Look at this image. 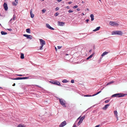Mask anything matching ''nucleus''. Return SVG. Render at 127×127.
Instances as JSON below:
<instances>
[{"label": "nucleus", "instance_id": "f257e3e1", "mask_svg": "<svg viewBox=\"0 0 127 127\" xmlns=\"http://www.w3.org/2000/svg\"><path fill=\"white\" fill-rule=\"evenodd\" d=\"M127 95V94H124L123 93H117L112 95L111 97H123Z\"/></svg>", "mask_w": 127, "mask_h": 127}, {"label": "nucleus", "instance_id": "f03ea898", "mask_svg": "<svg viewBox=\"0 0 127 127\" xmlns=\"http://www.w3.org/2000/svg\"><path fill=\"white\" fill-rule=\"evenodd\" d=\"M112 35H122L123 33L121 31L115 30L111 32Z\"/></svg>", "mask_w": 127, "mask_h": 127}, {"label": "nucleus", "instance_id": "7ed1b4c3", "mask_svg": "<svg viewBox=\"0 0 127 127\" xmlns=\"http://www.w3.org/2000/svg\"><path fill=\"white\" fill-rule=\"evenodd\" d=\"M40 44L41 46H40L39 49L42 50L43 49V47L44 45L46 43L44 40L41 39H39Z\"/></svg>", "mask_w": 127, "mask_h": 127}, {"label": "nucleus", "instance_id": "20e7f679", "mask_svg": "<svg viewBox=\"0 0 127 127\" xmlns=\"http://www.w3.org/2000/svg\"><path fill=\"white\" fill-rule=\"evenodd\" d=\"M59 99L61 104L62 105L63 107H66V106L65 105V100L59 98Z\"/></svg>", "mask_w": 127, "mask_h": 127}, {"label": "nucleus", "instance_id": "39448f33", "mask_svg": "<svg viewBox=\"0 0 127 127\" xmlns=\"http://www.w3.org/2000/svg\"><path fill=\"white\" fill-rule=\"evenodd\" d=\"M50 82L51 83L53 84L54 85H55L59 86H61L60 82L58 81H50Z\"/></svg>", "mask_w": 127, "mask_h": 127}, {"label": "nucleus", "instance_id": "423d86ee", "mask_svg": "<svg viewBox=\"0 0 127 127\" xmlns=\"http://www.w3.org/2000/svg\"><path fill=\"white\" fill-rule=\"evenodd\" d=\"M29 78V77H18L14 78H12L11 79L13 80H22L25 79H27Z\"/></svg>", "mask_w": 127, "mask_h": 127}, {"label": "nucleus", "instance_id": "0eeeda50", "mask_svg": "<svg viewBox=\"0 0 127 127\" xmlns=\"http://www.w3.org/2000/svg\"><path fill=\"white\" fill-rule=\"evenodd\" d=\"M85 117L84 116H83L80 118L77 124L78 126L79 125L81 124L84 119L85 118Z\"/></svg>", "mask_w": 127, "mask_h": 127}, {"label": "nucleus", "instance_id": "6e6552de", "mask_svg": "<svg viewBox=\"0 0 127 127\" xmlns=\"http://www.w3.org/2000/svg\"><path fill=\"white\" fill-rule=\"evenodd\" d=\"M23 36H24L26 37L27 39H32V37L31 35H29L27 34H24Z\"/></svg>", "mask_w": 127, "mask_h": 127}, {"label": "nucleus", "instance_id": "1a4fd4ad", "mask_svg": "<svg viewBox=\"0 0 127 127\" xmlns=\"http://www.w3.org/2000/svg\"><path fill=\"white\" fill-rule=\"evenodd\" d=\"M66 123L65 121L62 122L59 125V127H63L66 125Z\"/></svg>", "mask_w": 127, "mask_h": 127}, {"label": "nucleus", "instance_id": "9d476101", "mask_svg": "<svg viewBox=\"0 0 127 127\" xmlns=\"http://www.w3.org/2000/svg\"><path fill=\"white\" fill-rule=\"evenodd\" d=\"M3 7L5 10H7L8 9V6L7 3H4L3 4Z\"/></svg>", "mask_w": 127, "mask_h": 127}, {"label": "nucleus", "instance_id": "9b49d317", "mask_svg": "<svg viewBox=\"0 0 127 127\" xmlns=\"http://www.w3.org/2000/svg\"><path fill=\"white\" fill-rule=\"evenodd\" d=\"M18 0H15L14 1H13L12 2V4L15 6H16L18 4Z\"/></svg>", "mask_w": 127, "mask_h": 127}, {"label": "nucleus", "instance_id": "f8f14e48", "mask_svg": "<svg viewBox=\"0 0 127 127\" xmlns=\"http://www.w3.org/2000/svg\"><path fill=\"white\" fill-rule=\"evenodd\" d=\"M46 26L47 28L50 29V30H54L53 28L50 26L49 25V24H46Z\"/></svg>", "mask_w": 127, "mask_h": 127}, {"label": "nucleus", "instance_id": "ddd939ff", "mask_svg": "<svg viewBox=\"0 0 127 127\" xmlns=\"http://www.w3.org/2000/svg\"><path fill=\"white\" fill-rule=\"evenodd\" d=\"M120 23L118 21H110L109 24H118Z\"/></svg>", "mask_w": 127, "mask_h": 127}, {"label": "nucleus", "instance_id": "4468645a", "mask_svg": "<svg viewBox=\"0 0 127 127\" xmlns=\"http://www.w3.org/2000/svg\"><path fill=\"white\" fill-rule=\"evenodd\" d=\"M30 14L31 17L32 18H33L34 16V15L32 13V9H31L30 11Z\"/></svg>", "mask_w": 127, "mask_h": 127}, {"label": "nucleus", "instance_id": "2eb2a0df", "mask_svg": "<svg viewBox=\"0 0 127 127\" xmlns=\"http://www.w3.org/2000/svg\"><path fill=\"white\" fill-rule=\"evenodd\" d=\"M110 105V104H107L105 105L104 107L103 108V109L104 110H106L107 108Z\"/></svg>", "mask_w": 127, "mask_h": 127}, {"label": "nucleus", "instance_id": "dca6fc26", "mask_svg": "<svg viewBox=\"0 0 127 127\" xmlns=\"http://www.w3.org/2000/svg\"><path fill=\"white\" fill-rule=\"evenodd\" d=\"M114 114L115 115L116 117L117 120H118V116L117 115V111L115 110L114 111Z\"/></svg>", "mask_w": 127, "mask_h": 127}, {"label": "nucleus", "instance_id": "f3484780", "mask_svg": "<svg viewBox=\"0 0 127 127\" xmlns=\"http://www.w3.org/2000/svg\"><path fill=\"white\" fill-rule=\"evenodd\" d=\"M16 18V16H15L14 15L13 16V17L10 20V22H11V23H12V21L15 20Z\"/></svg>", "mask_w": 127, "mask_h": 127}, {"label": "nucleus", "instance_id": "a211bd4d", "mask_svg": "<svg viewBox=\"0 0 127 127\" xmlns=\"http://www.w3.org/2000/svg\"><path fill=\"white\" fill-rule=\"evenodd\" d=\"M16 18V16H15L14 15L13 16V17L10 20V22H11V23H12V21L15 20Z\"/></svg>", "mask_w": 127, "mask_h": 127}, {"label": "nucleus", "instance_id": "6ab92c4d", "mask_svg": "<svg viewBox=\"0 0 127 127\" xmlns=\"http://www.w3.org/2000/svg\"><path fill=\"white\" fill-rule=\"evenodd\" d=\"M16 18V16H15L14 15L13 16V17L10 20V22H11V23H12V21L15 20Z\"/></svg>", "mask_w": 127, "mask_h": 127}, {"label": "nucleus", "instance_id": "aec40b11", "mask_svg": "<svg viewBox=\"0 0 127 127\" xmlns=\"http://www.w3.org/2000/svg\"><path fill=\"white\" fill-rule=\"evenodd\" d=\"M90 17L91 18V21H93L94 19V16L93 14H91L90 16Z\"/></svg>", "mask_w": 127, "mask_h": 127}, {"label": "nucleus", "instance_id": "412c9836", "mask_svg": "<svg viewBox=\"0 0 127 127\" xmlns=\"http://www.w3.org/2000/svg\"><path fill=\"white\" fill-rule=\"evenodd\" d=\"M108 52H104L101 55V56L102 57H103L105 55L107 54L108 53Z\"/></svg>", "mask_w": 127, "mask_h": 127}, {"label": "nucleus", "instance_id": "4be33fe9", "mask_svg": "<svg viewBox=\"0 0 127 127\" xmlns=\"http://www.w3.org/2000/svg\"><path fill=\"white\" fill-rule=\"evenodd\" d=\"M1 34L2 35H4L7 34V33L6 32L2 31L1 32Z\"/></svg>", "mask_w": 127, "mask_h": 127}, {"label": "nucleus", "instance_id": "5701e85b", "mask_svg": "<svg viewBox=\"0 0 127 127\" xmlns=\"http://www.w3.org/2000/svg\"><path fill=\"white\" fill-rule=\"evenodd\" d=\"M94 54H92L91 55H90V56H89L88 57L87 59V60H89V59L91 58H92V57L94 55Z\"/></svg>", "mask_w": 127, "mask_h": 127}, {"label": "nucleus", "instance_id": "b1692460", "mask_svg": "<svg viewBox=\"0 0 127 127\" xmlns=\"http://www.w3.org/2000/svg\"><path fill=\"white\" fill-rule=\"evenodd\" d=\"M21 58V59H23L24 58V54H23L22 53H21V56H20Z\"/></svg>", "mask_w": 127, "mask_h": 127}, {"label": "nucleus", "instance_id": "393cba45", "mask_svg": "<svg viewBox=\"0 0 127 127\" xmlns=\"http://www.w3.org/2000/svg\"><path fill=\"white\" fill-rule=\"evenodd\" d=\"M26 32H27L29 33H30L31 31H30V29H29V28L27 29H26Z\"/></svg>", "mask_w": 127, "mask_h": 127}, {"label": "nucleus", "instance_id": "a878e982", "mask_svg": "<svg viewBox=\"0 0 127 127\" xmlns=\"http://www.w3.org/2000/svg\"><path fill=\"white\" fill-rule=\"evenodd\" d=\"M62 82L63 83H65L68 82V81L66 79H64L62 81Z\"/></svg>", "mask_w": 127, "mask_h": 127}, {"label": "nucleus", "instance_id": "bb28decb", "mask_svg": "<svg viewBox=\"0 0 127 127\" xmlns=\"http://www.w3.org/2000/svg\"><path fill=\"white\" fill-rule=\"evenodd\" d=\"M95 95V93H94V94L93 95H92V96H94ZM92 96L90 95H84V96L85 97L90 96Z\"/></svg>", "mask_w": 127, "mask_h": 127}, {"label": "nucleus", "instance_id": "cd10ccee", "mask_svg": "<svg viewBox=\"0 0 127 127\" xmlns=\"http://www.w3.org/2000/svg\"><path fill=\"white\" fill-rule=\"evenodd\" d=\"M18 127H25V126L24 125H23L21 124H19L18 125Z\"/></svg>", "mask_w": 127, "mask_h": 127}, {"label": "nucleus", "instance_id": "c85d7f7f", "mask_svg": "<svg viewBox=\"0 0 127 127\" xmlns=\"http://www.w3.org/2000/svg\"><path fill=\"white\" fill-rule=\"evenodd\" d=\"M112 26H117L119 25L120 24H110Z\"/></svg>", "mask_w": 127, "mask_h": 127}, {"label": "nucleus", "instance_id": "c756f323", "mask_svg": "<svg viewBox=\"0 0 127 127\" xmlns=\"http://www.w3.org/2000/svg\"><path fill=\"white\" fill-rule=\"evenodd\" d=\"M100 28V27H97L96 28V31H97Z\"/></svg>", "mask_w": 127, "mask_h": 127}, {"label": "nucleus", "instance_id": "7c9ffc66", "mask_svg": "<svg viewBox=\"0 0 127 127\" xmlns=\"http://www.w3.org/2000/svg\"><path fill=\"white\" fill-rule=\"evenodd\" d=\"M114 82V81H110V82H108V83L107 84V85H109V84H112L113 83V82Z\"/></svg>", "mask_w": 127, "mask_h": 127}, {"label": "nucleus", "instance_id": "2f4dec72", "mask_svg": "<svg viewBox=\"0 0 127 127\" xmlns=\"http://www.w3.org/2000/svg\"><path fill=\"white\" fill-rule=\"evenodd\" d=\"M78 7V5H76L73 6V9H75L77 8Z\"/></svg>", "mask_w": 127, "mask_h": 127}, {"label": "nucleus", "instance_id": "473e14b6", "mask_svg": "<svg viewBox=\"0 0 127 127\" xmlns=\"http://www.w3.org/2000/svg\"><path fill=\"white\" fill-rule=\"evenodd\" d=\"M110 100V99H108V100H105V103H108V102H109V101Z\"/></svg>", "mask_w": 127, "mask_h": 127}, {"label": "nucleus", "instance_id": "72a5a7b5", "mask_svg": "<svg viewBox=\"0 0 127 127\" xmlns=\"http://www.w3.org/2000/svg\"><path fill=\"white\" fill-rule=\"evenodd\" d=\"M102 58L101 57L100 58L99 60V61H98V63H100V62H101V59H102Z\"/></svg>", "mask_w": 127, "mask_h": 127}, {"label": "nucleus", "instance_id": "f704fd0d", "mask_svg": "<svg viewBox=\"0 0 127 127\" xmlns=\"http://www.w3.org/2000/svg\"><path fill=\"white\" fill-rule=\"evenodd\" d=\"M17 76H23L24 75H22V74H17L16 75Z\"/></svg>", "mask_w": 127, "mask_h": 127}, {"label": "nucleus", "instance_id": "c9c22d12", "mask_svg": "<svg viewBox=\"0 0 127 127\" xmlns=\"http://www.w3.org/2000/svg\"><path fill=\"white\" fill-rule=\"evenodd\" d=\"M68 12L69 13L72 12H73V11L71 10H70L68 11Z\"/></svg>", "mask_w": 127, "mask_h": 127}, {"label": "nucleus", "instance_id": "e433bc0d", "mask_svg": "<svg viewBox=\"0 0 127 127\" xmlns=\"http://www.w3.org/2000/svg\"><path fill=\"white\" fill-rule=\"evenodd\" d=\"M58 24H64V22H58Z\"/></svg>", "mask_w": 127, "mask_h": 127}, {"label": "nucleus", "instance_id": "4c0bfd02", "mask_svg": "<svg viewBox=\"0 0 127 127\" xmlns=\"http://www.w3.org/2000/svg\"><path fill=\"white\" fill-rule=\"evenodd\" d=\"M101 92V91H100L96 93V95L98 94L99 93H100Z\"/></svg>", "mask_w": 127, "mask_h": 127}, {"label": "nucleus", "instance_id": "58836bf2", "mask_svg": "<svg viewBox=\"0 0 127 127\" xmlns=\"http://www.w3.org/2000/svg\"><path fill=\"white\" fill-rule=\"evenodd\" d=\"M71 83H74V80L72 79L71 80Z\"/></svg>", "mask_w": 127, "mask_h": 127}, {"label": "nucleus", "instance_id": "ea45409f", "mask_svg": "<svg viewBox=\"0 0 127 127\" xmlns=\"http://www.w3.org/2000/svg\"><path fill=\"white\" fill-rule=\"evenodd\" d=\"M45 11L46 10H45L44 9H43L42 10V11L43 13H45Z\"/></svg>", "mask_w": 127, "mask_h": 127}, {"label": "nucleus", "instance_id": "a19ab883", "mask_svg": "<svg viewBox=\"0 0 127 127\" xmlns=\"http://www.w3.org/2000/svg\"><path fill=\"white\" fill-rule=\"evenodd\" d=\"M59 14V13H56V14H55V16H57Z\"/></svg>", "mask_w": 127, "mask_h": 127}, {"label": "nucleus", "instance_id": "79ce46f5", "mask_svg": "<svg viewBox=\"0 0 127 127\" xmlns=\"http://www.w3.org/2000/svg\"><path fill=\"white\" fill-rule=\"evenodd\" d=\"M62 47L61 46H57V48L58 49H59Z\"/></svg>", "mask_w": 127, "mask_h": 127}, {"label": "nucleus", "instance_id": "37998d69", "mask_svg": "<svg viewBox=\"0 0 127 127\" xmlns=\"http://www.w3.org/2000/svg\"><path fill=\"white\" fill-rule=\"evenodd\" d=\"M85 21L87 23H88V22L89 21V19H87Z\"/></svg>", "mask_w": 127, "mask_h": 127}, {"label": "nucleus", "instance_id": "c03bdc74", "mask_svg": "<svg viewBox=\"0 0 127 127\" xmlns=\"http://www.w3.org/2000/svg\"><path fill=\"white\" fill-rule=\"evenodd\" d=\"M64 24H58V25L61 26H64Z\"/></svg>", "mask_w": 127, "mask_h": 127}, {"label": "nucleus", "instance_id": "a18cd8bd", "mask_svg": "<svg viewBox=\"0 0 127 127\" xmlns=\"http://www.w3.org/2000/svg\"><path fill=\"white\" fill-rule=\"evenodd\" d=\"M55 10L56 11H57L59 9V8L58 7H57L56 8H55Z\"/></svg>", "mask_w": 127, "mask_h": 127}, {"label": "nucleus", "instance_id": "49530a36", "mask_svg": "<svg viewBox=\"0 0 127 127\" xmlns=\"http://www.w3.org/2000/svg\"><path fill=\"white\" fill-rule=\"evenodd\" d=\"M7 30L9 31H11L12 30L11 29H7Z\"/></svg>", "mask_w": 127, "mask_h": 127}, {"label": "nucleus", "instance_id": "de8ad7c7", "mask_svg": "<svg viewBox=\"0 0 127 127\" xmlns=\"http://www.w3.org/2000/svg\"><path fill=\"white\" fill-rule=\"evenodd\" d=\"M77 11H80V8H78L77 9Z\"/></svg>", "mask_w": 127, "mask_h": 127}, {"label": "nucleus", "instance_id": "09e8293b", "mask_svg": "<svg viewBox=\"0 0 127 127\" xmlns=\"http://www.w3.org/2000/svg\"><path fill=\"white\" fill-rule=\"evenodd\" d=\"M72 3V2H71V1H69L68 2V3L69 4H71V3Z\"/></svg>", "mask_w": 127, "mask_h": 127}, {"label": "nucleus", "instance_id": "8fccbe9b", "mask_svg": "<svg viewBox=\"0 0 127 127\" xmlns=\"http://www.w3.org/2000/svg\"><path fill=\"white\" fill-rule=\"evenodd\" d=\"M100 126V125H98L96 126V127H99Z\"/></svg>", "mask_w": 127, "mask_h": 127}, {"label": "nucleus", "instance_id": "3c124183", "mask_svg": "<svg viewBox=\"0 0 127 127\" xmlns=\"http://www.w3.org/2000/svg\"><path fill=\"white\" fill-rule=\"evenodd\" d=\"M66 8L68 9H69L70 8V7L69 6H66Z\"/></svg>", "mask_w": 127, "mask_h": 127}, {"label": "nucleus", "instance_id": "603ef678", "mask_svg": "<svg viewBox=\"0 0 127 127\" xmlns=\"http://www.w3.org/2000/svg\"><path fill=\"white\" fill-rule=\"evenodd\" d=\"M73 127H77L76 126V125H73Z\"/></svg>", "mask_w": 127, "mask_h": 127}, {"label": "nucleus", "instance_id": "864d4df0", "mask_svg": "<svg viewBox=\"0 0 127 127\" xmlns=\"http://www.w3.org/2000/svg\"><path fill=\"white\" fill-rule=\"evenodd\" d=\"M62 0H58V2H60Z\"/></svg>", "mask_w": 127, "mask_h": 127}, {"label": "nucleus", "instance_id": "5fc2aeb1", "mask_svg": "<svg viewBox=\"0 0 127 127\" xmlns=\"http://www.w3.org/2000/svg\"><path fill=\"white\" fill-rule=\"evenodd\" d=\"M15 85V83H14L12 85L13 86H14Z\"/></svg>", "mask_w": 127, "mask_h": 127}, {"label": "nucleus", "instance_id": "6e6d98bb", "mask_svg": "<svg viewBox=\"0 0 127 127\" xmlns=\"http://www.w3.org/2000/svg\"><path fill=\"white\" fill-rule=\"evenodd\" d=\"M81 15L82 16H83V15H84V13H81Z\"/></svg>", "mask_w": 127, "mask_h": 127}, {"label": "nucleus", "instance_id": "4d7b16f0", "mask_svg": "<svg viewBox=\"0 0 127 127\" xmlns=\"http://www.w3.org/2000/svg\"><path fill=\"white\" fill-rule=\"evenodd\" d=\"M86 9L87 10H88V11L89 10V8H87Z\"/></svg>", "mask_w": 127, "mask_h": 127}, {"label": "nucleus", "instance_id": "13d9d810", "mask_svg": "<svg viewBox=\"0 0 127 127\" xmlns=\"http://www.w3.org/2000/svg\"><path fill=\"white\" fill-rule=\"evenodd\" d=\"M93 32H95V29H94V30H93Z\"/></svg>", "mask_w": 127, "mask_h": 127}, {"label": "nucleus", "instance_id": "bf43d9fd", "mask_svg": "<svg viewBox=\"0 0 127 127\" xmlns=\"http://www.w3.org/2000/svg\"><path fill=\"white\" fill-rule=\"evenodd\" d=\"M84 3V2L83 1H82V3Z\"/></svg>", "mask_w": 127, "mask_h": 127}, {"label": "nucleus", "instance_id": "052dcab7", "mask_svg": "<svg viewBox=\"0 0 127 127\" xmlns=\"http://www.w3.org/2000/svg\"><path fill=\"white\" fill-rule=\"evenodd\" d=\"M91 51H92V50H90L89 51V52H91Z\"/></svg>", "mask_w": 127, "mask_h": 127}, {"label": "nucleus", "instance_id": "680f3d73", "mask_svg": "<svg viewBox=\"0 0 127 127\" xmlns=\"http://www.w3.org/2000/svg\"><path fill=\"white\" fill-rule=\"evenodd\" d=\"M95 110H94V111H93V113H95Z\"/></svg>", "mask_w": 127, "mask_h": 127}, {"label": "nucleus", "instance_id": "e2e57ef3", "mask_svg": "<svg viewBox=\"0 0 127 127\" xmlns=\"http://www.w3.org/2000/svg\"><path fill=\"white\" fill-rule=\"evenodd\" d=\"M36 86L38 87H39L40 88H41V87H39L38 85H36Z\"/></svg>", "mask_w": 127, "mask_h": 127}, {"label": "nucleus", "instance_id": "0e129e2a", "mask_svg": "<svg viewBox=\"0 0 127 127\" xmlns=\"http://www.w3.org/2000/svg\"><path fill=\"white\" fill-rule=\"evenodd\" d=\"M68 55V54H65V55H66V56Z\"/></svg>", "mask_w": 127, "mask_h": 127}, {"label": "nucleus", "instance_id": "69168bd1", "mask_svg": "<svg viewBox=\"0 0 127 127\" xmlns=\"http://www.w3.org/2000/svg\"><path fill=\"white\" fill-rule=\"evenodd\" d=\"M55 49L56 50H57V48H56V47H55Z\"/></svg>", "mask_w": 127, "mask_h": 127}, {"label": "nucleus", "instance_id": "338daca9", "mask_svg": "<svg viewBox=\"0 0 127 127\" xmlns=\"http://www.w3.org/2000/svg\"><path fill=\"white\" fill-rule=\"evenodd\" d=\"M100 2H101V0H98Z\"/></svg>", "mask_w": 127, "mask_h": 127}, {"label": "nucleus", "instance_id": "774afa93", "mask_svg": "<svg viewBox=\"0 0 127 127\" xmlns=\"http://www.w3.org/2000/svg\"><path fill=\"white\" fill-rule=\"evenodd\" d=\"M2 88L1 87H0V89H2Z\"/></svg>", "mask_w": 127, "mask_h": 127}]
</instances>
